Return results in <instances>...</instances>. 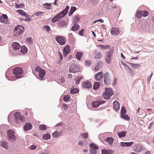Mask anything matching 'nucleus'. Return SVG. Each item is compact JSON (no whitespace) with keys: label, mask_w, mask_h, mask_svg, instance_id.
Wrapping results in <instances>:
<instances>
[{"label":"nucleus","mask_w":154,"mask_h":154,"mask_svg":"<svg viewBox=\"0 0 154 154\" xmlns=\"http://www.w3.org/2000/svg\"><path fill=\"white\" fill-rule=\"evenodd\" d=\"M69 8V6H66L65 9L63 10L60 13L57 14L54 18L52 19V22L53 23H55L61 19L62 17H64L67 14Z\"/></svg>","instance_id":"nucleus-1"},{"label":"nucleus","mask_w":154,"mask_h":154,"mask_svg":"<svg viewBox=\"0 0 154 154\" xmlns=\"http://www.w3.org/2000/svg\"><path fill=\"white\" fill-rule=\"evenodd\" d=\"M15 121L17 123L19 124L20 122H23L25 121V118L23 116H22L21 113L19 112L15 113L14 115Z\"/></svg>","instance_id":"nucleus-2"},{"label":"nucleus","mask_w":154,"mask_h":154,"mask_svg":"<svg viewBox=\"0 0 154 154\" xmlns=\"http://www.w3.org/2000/svg\"><path fill=\"white\" fill-rule=\"evenodd\" d=\"M105 92H104L103 94V97L104 98L106 99H109L111 96L113 94V91L112 89L111 88H105Z\"/></svg>","instance_id":"nucleus-3"},{"label":"nucleus","mask_w":154,"mask_h":154,"mask_svg":"<svg viewBox=\"0 0 154 154\" xmlns=\"http://www.w3.org/2000/svg\"><path fill=\"white\" fill-rule=\"evenodd\" d=\"M23 27L22 26H19L15 28L13 33L15 36H17L22 34L23 32Z\"/></svg>","instance_id":"nucleus-4"},{"label":"nucleus","mask_w":154,"mask_h":154,"mask_svg":"<svg viewBox=\"0 0 154 154\" xmlns=\"http://www.w3.org/2000/svg\"><path fill=\"white\" fill-rule=\"evenodd\" d=\"M69 69L70 72L73 73L78 72L80 70V68L79 66L75 64L71 65Z\"/></svg>","instance_id":"nucleus-5"},{"label":"nucleus","mask_w":154,"mask_h":154,"mask_svg":"<svg viewBox=\"0 0 154 154\" xmlns=\"http://www.w3.org/2000/svg\"><path fill=\"white\" fill-rule=\"evenodd\" d=\"M113 53V51L111 49H110L109 51L106 53L105 56V60L106 63H111Z\"/></svg>","instance_id":"nucleus-6"},{"label":"nucleus","mask_w":154,"mask_h":154,"mask_svg":"<svg viewBox=\"0 0 154 154\" xmlns=\"http://www.w3.org/2000/svg\"><path fill=\"white\" fill-rule=\"evenodd\" d=\"M16 12H18L21 15L25 17V18L24 20L28 22H29L31 20V19L29 17L28 15L26 14L25 11L22 10H18L16 11Z\"/></svg>","instance_id":"nucleus-7"},{"label":"nucleus","mask_w":154,"mask_h":154,"mask_svg":"<svg viewBox=\"0 0 154 154\" xmlns=\"http://www.w3.org/2000/svg\"><path fill=\"white\" fill-rule=\"evenodd\" d=\"M56 40L57 42L61 45H63L66 43L65 38L62 36H58L56 37Z\"/></svg>","instance_id":"nucleus-8"},{"label":"nucleus","mask_w":154,"mask_h":154,"mask_svg":"<svg viewBox=\"0 0 154 154\" xmlns=\"http://www.w3.org/2000/svg\"><path fill=\"white\" fill-rule=\"evenodd\" d=\"M23 72V69L20 67H16L13 70V73L16 75H19L22 74Z\"/></svg>","instance_id":"nucleus-9"},{"label":"nucleus","mask_w":154,"mask_h":154,"mask_svg":"<svg viewBox=\"0 0 154 154\" xmlns=\"http://www.w3.org/2000/svg\"><path fill=\"white\" fill-rule=\"evenodd\" d=\"M38 74L37 73L35 75L36 77L38 79L40 80H43V78L45 74V71L44 69H41V70L38 72Z\"/></svg>","instance_id":"nucleus-10"},{"label":"nucleus","mask_w":154,"mask_h":154,"mask_svg":"<svg viewBox=\"0 0 154 154\" xmlns=\"http://www.w3.org/2000/svg\"><path fill=\"white\" fill-rule=\"evenodd\" d=\"M105 101L102 100H96L93 101L92 103V106L93 107H98L101 104H103L105 103Z\"/></svg>","instance_id":"nucleus-11"},{"label":"nucleus","mask_w":154,"mask_h":154,"mask_svg":"<svg viewBox=\"0 0 154 154\" xmlns=\"http://www.w3.org/2000/svg\"><path fill=\"white\" fill-rule=\"evenodd\" d=\"M111 32L112 34L114 35H117L120 33V31L118 28L113 27L111 30Z\"/></svg>","instance_id":"nucleus-12"},{"label":"nucleus","mask_w":154,"mask_h":154,"mask_svg":"<svg viewBox=\"0 0 154 154\" xmlns=\"http://www.w3.org/2000/svg\"><path fill=\"white\" fill-rule=\"evenodd\" d=\"M91 83L88 80L84 81L82 83V87L85 88H89L91 87Z\"/></svg>","instance_id":"nucleus-13"},{"label":"nucleus","mask_w":154,"mask_h":154,"mask_svg":"<svg viewBox=\"0 0 154 154\" xmlns=\"http://www.w3.org/2000/svg\"><path fill=\"white\" fill-rule=\"evenodd\" d=\"M104 77V82L105 84L107 85H109L111 83V81L108 73L107 72L105 73Z\"/></svg>","instance_id":"nucleus-14"},{"label":"nucleus","mask_w":154,"mask_h":154,"mask_svg":"<svg viewBox=\"0 0 154 154\" xmlns=\"http://www.w3.org/2000/svg\"><path fill=\"white\" fill-rule=\"evenodd\" d=\"M7 135L9 138L13 140H14L16 139L15 137L14 136V131L13 130H9L7 132Z\"/></svg>","instance_id":"nucleus-15"},{"label":"nucleus","mask_w":154,"mask_h":154,"mask_svg":"<svg viewBox=\"0 0 154 154\" xmlns=\"http://www.w3.org/2000/svg\"><path fill=\"white\" fill-rule=\"evenodd\" d=\"M133 149L136 152H139L142 150V146L140 144H136L133 147Z\"/></svg>","instance_id":"nucleus-16"},{"label":"nucleus","mask_w":154,"mask_h":154,"mask_svg":"<svg viewBox=\"0 0 154 154\" xmlns=\"http://www.w3.org/2000/svg\"><path fill=\"white\" fill-rule=\"evenodd\" d=\"M8 17L7 15L3 14L0 17L1 22L4 23H6L8 22Z\"/></svg>","instance_id":"nucleus-17"},{"label":"nucleus","mask_w":154,"mask_h":154,"mask_svg":"<svg viewBox=\"0 0 154 154\" xmlns=\"http://www.w3.org/2000/svg\"><path fill=\"white\" fill-rule=\"evenodd\" d=\"M94 58L97 59H99L103 57V55L101 53L97 51H95L93 54Z\"/></svg>","instance_id":"nucleus-18"},{"label":"nucleus","mask_w":154,"mask_h":154,"mask_svg":"<svg viewBox=\"0 0 154 154\" xmlns=\"http://www.w3.org/2000/svg\"><path fill=\"white\" fill-rule=\"evenodd\" d=\"M70 47L69 46H66L63 50V55L66 56L70 52Z\"/></svg>","instance_id":"nucleus-19"},{"label":"nucleus","mask_w":154,"mask_h":154,"mask_svg":"<svg viewBox=\"0 0 154 154\" xmlns=\"http://www.w3.org/2000/svg\"><path fill=\"white\" fill-rule=\"evenodd\" d=\"M13 48L15 50H18L20 48V46L17 42H14L12 44Z\"/></svg>","instance_id":"nucleus-20"},{"label":"nucleus","mask_w":154,"mask_h":154,"mask_svg":"<svg viewBox=\"0 0 154 154\" xmlns=\"http://www.w3.org/2000/svg\"><path fill=\"white\" fill-rule=\"evenodd\" d=\"M133 143L134 142H121L120 145L122 147H129L131 146Z\"/></svg>","instance_id":"nucleus-21"},{"label":"nucleus","mask_w":154,"mask_h":154,"mask_svg":"<svg viewBox=\"0 0 154 154\" xmlns=\"http://www.w3.org/2000/svg\"><path fill=\"white\" fill-rule=\"evenodd\" d=\"M113 108L116 111H118L119 110V103L117 101H115L113 103Z\"/></svg>","instance_id":"nucleus-22"},{"label":"nucleus","mask_w":154,"mask_h":154,"mask_svg":"<svg viewBox=\"0 0 154 154\" xmlns=\"http://www.w3.org/2000/svg\"><path fill=\"white\" fill-rule=\"evenodd\" d=\"M103 73L102 72H98L95 75V79L97 81H99L102 78Z\"/></svg>","instance_id":"nucleus-23"},{"label":"nucleus","mask_w":154,"mask_h":154,"mask_svg":"<svg viewBox=\"0 0 154 154\" xmlns=\"http://www.w3.org/2000/svg\"><path fill=\"white\" fill-rule=\"evenodd\" d=\"M102 154H112L114 153L113 150L110 149H104L102 150Z\"/></svg>","instance_id":"nucleus-24"},{"label":"nucleus","mask_w":154,"mask_h":154,"mask_svg":"<svg viewBox=\"0 0 154 154\" xmlns=\"http://www.w3.org/2000/svg\"><path fill=\"white\" fill-rule=\"evenodd\" d=\"M0 145L6 149H7L8 148V143L3 140H1L0 141Z\"/></svg>","instance_id":"nucleus-25"},{"label":"nucleus","mask_w":154,"mask_h":154,"mask_svg":"<svg viewBox=\"0 0 154 154\" xmlns=\"http://www.w3.org/2000/svg\"><path fill=\"white\" fill-rule=\"evenodd\" d=\"M126 133L127 131H124L117 132V134L119 137L121 138L122 137H125L126 136Z\"/></svg>","instance_id":"nucleus-26"},{"label":"nucleus","mask_w":154,"mask_h":154,"mask_svg":"<svg viewBox=\"0 0 154 154\" xmlns=\"http://www.w3.org/2000/svg\"><path fill=\"white\" fill-rule=\"evenodd\" d=\"M32 128V125L28 123H26V125L24 127V129L25 131H27L31 129Z\"/></svg>","instance_id":"nucleus-27"},{"label":"nucleus","mask_w":154,"mask_h":154,"mask_svg":"<svg viewBox=\"0 0 154 154\" xmlns=\"http://www.w3.org/2000/svg\"><path fill=\"white\" fill-rule=\"evenodd\" d=\"M25 114L26 116L29 115L30 116H32L33 114L32 111L28 108H26L25 109Z\"/></svg>","instance_id":"nucleus-28"},{"label":"nucleus","mask_w":154,"mask_h":154,"mask_svg":"<svg viewBox=\"0 0 154 154\" xmlns=\"http://www.w3.org/2000/svg\"><path fill=\"white\" fill-rule=\"evenodd\" d=\"M79 27L80 26L78 24L75 23L73 25L71 29L73 31H77L79 29Z\"/></svg>","instance_id":"nucleus-29"},{"label":"nucleus","mask_w":154,"mask_h":154,"mask_svg":"<svg viewBox=\"0 0 154 154\" xmlns=\"http://www.w3.org/2000/svg\"><path fill=\"white\" fill-rule=\"evenodd\" d=\"M134 69H136L139 68L140 66L139 64H135L133 63H128Z\"/></svg>","instance_id":"nucleus-30"},{"label":"nucleus","mask_w":154,"mask_h":154,"mask_svg":"<svg viewBox=\"0 0 154 154\" xmlns=\"http://www.w3.org/2000/svg\"><path fill=\"white\" fill-rule=\"evenodd\" d=\"M100 85V84L99 82H95L93 86V89L95 90H97L99 88Z\"/></svg>","instance_id":"nucleus-31"},{"label":"nucleus","mask_w":154,"mask_h":154,"mask_svg":"<svg viewBox=\"0 0 154 154\" xmlns=\"http://www.w3.org/2000/svg\"><path fill=\"white\" fill-rule=\"evenodd\" d=\"M83 55V53L82 52H77L76 54V58L80 60L81 59V57Z\"/></svg>","instance_id":"nucleus-32"},{"label":"nucleus","mask_w":154,"mask_h":154,"mask_svg":"<svg viewBox=\"0 0 154 154\" xmlns=\"http://www.w3.org/2000/svg\"><path fill=\"white\" fill-rule=\"evenodd\" d=\"M42 138L43 139L47 140L50 138L51 135L49 134H46L43 135Z\"/></svg>","instance_id":"nucleus-33"},{"label":"nucleus","mask_w":154,"mask_h":154,"mask_svg":"<svg viewBox=\"0 0 154 154\" xmlns=\"http://www.w3.org/2000/svg\"><path fill=\"white\" fill-rule=\"evenodd\" d=\"M107 141L108 142L109 144L111 145L113 142V139L112 137H108L107 138Z\"/></svg>","instance_id":"nucleus-34"},{"label":"nucleus","mask_w":154,"mask_h":154,"mask_svg":"<svg viewBox=\"0 0 154 154\" xmlns=\"http://www.w3.org/2000/svg\"><path fill=\"white\" fill-rule=\"evenodd\" d=\"M39 129L42 131H45L47 129L46 126L44 125H39Z\"/></svg>","instance_id":"nucleus-35"},{"label":"nucleus","mask_w":154,"mask_h":154,"mask_svg":"<svg viewBox=\"0 0 154 154\" xmlns=\"http://www.w3.org/2000/svg\"><path fill=\"white\" fill-rule=\"evenodd\" d=\"M90 147L91 148H93L94 149H98V147L97 146L95 145L94 143H91L89 145Z\"/></svg>","instance_id":"nucleus-36"},{"label":"nucleus","mask_w":154,"mask_h":154,"mask_svg":"<svg viewBox=\"0 0 154 154\" xmlns=\"http://www.w3.org/2000/svg\"><path fill=\"white\" fill-rule=\"evenodd\" d=\"M20 51L22 53L25 54L27 52V49L25 46L22 47Z\"/></svg>","instance_id":"nucleus-37"},{"label":"nucleus","mask_w":154,"mask_h":154,"mask_svg":"<svg viewBox=\"0 0 154 154\" xmlns=\"http://www.w3.org/2000/svg\"><path fill=\"white\" fill-rule=\"evenodd\" d=\"M121 117L125 120H129L130 119V118L126 114L124 115H121Z\"/></svg>","instance_id":"nucleus-38"},{"label":"nucleus","mask_w":154,"mask_h":154,"mask_svg":"<svg viewBox=\"0 0 154 154\" xmlns=\"http://www.w3.org/2000/svg\"><path fill=\"white\" fill-rule=\"evenodd\" d=\"M66 23L64 20L61 21L59 23V26L60 27H62L66 26Z\"/></svg>","instance_id":"nucleus-39"},{"label":"nucleus","mask_w":154,"mask_h":154,"mask_svg":"<svg viewBox=\"0 0 154 154\" xmlns=\"http://www.w3.org/2000/svg\"><path fill=\"white\" fill-rule=\"evenodd\" d=\"M60 134L57 131H55L52 134V137L54 138H56L58 136H60Z\"/></svg>","instance_id":"nucleus-40"},{"label":"nucleus","mask_w":154,"mask_h":154,"mask_svg":"<svg viewBox=\"0 0 154 154\" xmlns=\"http://www.w3.org/2000/svg\"><path fill=\"white\" fill-rule=\"evenodd\" d=\"M70 96L69 95H65L63 99L64 101L66 102H68L70 101Z\"/></svg>","instance_id":"nucleus-41"},{"label":"nucleus","mask_w":154,"mask_h":154,"mask_svg":"<svg viewBox=\"0 0 154 154\" xmlns=\"http://www.w3.org/2000/svg\"><path fill=\"white\" fill-rule=\"evenodd\" d=\"M141 11L139 10L137 13L136 17L137 18L140 19L142 17Z\"/></svg>","instance_id":"nucleus-42"},{"label":"nucleus","mask_w":154,"mask_h":154,"mask_svg":"<svg viewBox=\"0 0 154 154\" xmlns=\"http://www.w3.org/2000/svg\"><path fill=\"white\" fill-rule=\"evenodd\" d=\"M51 5L50 4H49L48 3H46L43 5L44 6L47 7H45V8L48 10H50L51 9V8L50 7Z\"/></svg>","instance_id":"nucleus-43"},{"label":"nucleus","mask_w":154,"mask_h":154,"mask_svg":"<svg viewBox=\"0 0 154 154\" xmlns=\"http://www.w3.org/2000/svg\"><path fill=\"white\" fill-rule=\"evenodd\" d=\"M44 13V12H42L41 11H39L36 12L34 14V15L38 16H41L43 15V14Z\"/></svg>","instance_id":"nucleus-44"},{"label":"nucleus","mask_w":154,"mask_h":154,"mask_svg":"<svg viewBox=\"0 0 154 154\" xmlns=\"http://www.w3.org/2000/svg\"><path fill=\"white\" fill-rule=\"evenodd\" d=\"M78 92V90L77 88H72V89L70 91V93L71 94H76Z\"/></svg>","instance_id":"nucleus-45"},{"label":"nucleus","mask_w":154,"mask_h":154,"mask_svg":"<svg viewBox=\"0 0 154 154\" xmlns=\"http://www.w3.org/2000/svg\"><path fill=\"white\" fill-rule=\"evenodd\" d=\"M141 13L143 17L147 16L149 14L148 12L146 11H141Z\"/></svg>","instance_id":"nucleus-46"},{"label":"nucleus","mask_w":154,"mask_h":154,"mask_svg":"<svg viewBox=\"0 0 154 154\" xmlns=\"http://www.w3.org/2000/svg\"><path fill=\"white\" fill-rule=\"evenodd\" d=\"M82 76L78 77L75 80V83L77 85L79 84L81 79L82 78Z\"/></svg>","instance_id":"nucleus-47"},{"label":"nucleus","mask_w":154,"mask_h":154,"mask_svg":"<svg viewBox=\"0 0 154 154\" xmlns=\"http://www.w3.org/2000/svg\"><path fill=\"white\" fill-rule=\"evenodd\" d=\"M126 112L124 106H122L121 109V115H124Z\"/></svg>","instance_id":"nucleus-48"},{"label":"nucleus","mask_w":154,"mask_h":154,"mask_svg":"<svg viewBox=\"0 0 154 154\" xmlns=\"http://www.w3.org/2000/svg\"><path fill=\"white\" fill-rule=\"evenodd\" d=\"M42 69L39 66H37L35 68V71L38 73Z\"/></svg>","instance_id":"nucleus-49"},{"label":"nucleus","mask_w":154,"mask_h":154,"mask_svg":"<svg viewBox=\"0 0 154 154\" xmlns=\"http://www.w3.org/2000/svg\"><path fill=\"white\" fill-rule=\"evenodd\" d=\"M85 64L86 66H89L91 64V61L88 60L85 61Z\"/></svg>","instance_id":"nucleus-50"},{"label":"nucleus","mask_w":154,"mask_h":154,"mask_svg":"<svg viewBox=\"0 0 154 154\" xmlns=\"http://www.w3.org/2000/svg\"><path fill=\"white\" fill-rule=\"evenodd\" d=\"M79 20V17L77 15L75 16L74 19V21L75 23H77Z\"/></svg>","instance_id":"nucleus-51"},{"label":"nucleus","mask_w":154,"mask_h":154,"mask_svg":"<svg viewBox=\"0 0 154 154\" xmlns=\"http://www.w3.org/2000/svg\"><path fill=\"white\" fill-rule=\"evenodd\" d=\"M81 135L85 139H86L88 137V134L87 133L81 134Z\"/></svg>","instance_id":"nucleus-52"},{"label":"nucleus","mask_w":154,"mask_h":154,"mask_svg":"<svg viewBox=\"0 0 154 154\" xmlns=\"http://www.w3.org/2000/svg\"><path fill=\"white\" fill-rule=\"evenodd\" d=\"M32 38L31 37H29L26 39L27 42L30 44L32 43Z\"/></svg>","instance_id":"nucleus-53"},{"label":"nucleus","mask_w":154,"mask_h":154,"mask_svg":"<svg viewBox=\"0 0 154 154\" xmlns=\"http://www.w3.org/2000/svg\"><path fill=\"white\" fill-rule=\"evenodd\" d=\"M94 149H90V153L91 154H95L97 153L96 151Z\"/></svg>","instance_id":"nucleus-54"},{"label":"nucleus","mask_w":154,"mask_h":154,"mask_svg":"<svg viewBox=\"0 0 154 154\" xmlns=\"http://www.w3.org/2000/svg\"><path fill=\"white\" fill-rule=\"evenodd\" d=\"M97 22H100L101 23H103L104 22V21H103V19H99L98 20H95V21H94V22H93V24H94V23Z\"/></svg>","instance_id":"nucleus-55"},{"label":"nucleus","mask_w":154,"mask_h":154,"mask_svg":"<svg viewBox=\"0 0 154 154\" xmlns=\"http://www.w3.org/2000/svg\"><path fill=\"white\" fill-rule=\"evenodd\" d=\"M84 31V29H82V30H80L79 32V34L81 36L83 35V32Z\"/></svg>","instance_id":"nucleus-56"},{"label":"nucleus","mask_w":154,"mask_h":154,"mask_svg":"<svg viewBox=\"0 0 154 154\" xmlns=\"http://www.w3.org/2000/svg\"><path fill=\"white\" fill-rule=\"evenodd\" d=\"M36 146L34 145H32L30 146L29 147L30 149L31 150H34L35 149Z\"/></svg>","instance_id":"nucleus-57"},{"label":"nucleus","mask_w":154,"mask_h":154,"mask_svg":"<svg viewBox=\"0 0 154 154\" xmlns=\"http://www.w3.org/2000/svg\"><path fill=\"white\" fill-rule=\"evenodd\" d=\"M63 106L64 109L66 110L68 109L69 108L68 106L66 104L64 103L63 104Z\"/></svg>","instance_id":"nucleus-58"},{"label":"nucleus","mask_w":154,"mask_h":154,"mask_svg":"<svg viewBox=\"0 0 154 154\" xmlns=\"http://www.w3.org/2000/svg\"><path fill=\"white\" fill-rule=\"evenodd\" d=\"M76 9L75 7H72L71 8L70 10L74 12Z\"/></svg>","instance_id":"nucleus-59"},{"label":"nucleus","mask_w":154,"mask_h":154,"mask_svg":"<svg viewBox=\"0 0 154 154\" xmlns=\"http://www.w3.org/2000/svg\"><path fill=\"white\" fill-rule=\"evenodd\" d=\"M16 6L17 8H20L21 6H23V7H24V5L23 4H20L19 5H18L17 4H16Z\"/></svg>","instance_id":"nucleus-60"},{"label":"nucleus","mask_w":154,"mask_h":154,"mask_svg":"<svg viewBox=\"0 0 154 154\" xmlns=\"http://www.w3.org/2000/svg\"><path fill=\"white\" fill-rule=\"evenodd\" d=\"M44 27L45 29H46L47 32H48L50 30V27L49 26H45Z\"/></svg>","instance_id":"nucleus-61"},{"label":"nucleus","mask_w":154,"mask_h":154,"mask_svg":"<svg viewBox=\"0 0 154 154\" xmlns=\"http://www.w3.org/2000/svg\"><path fill=\"white\" fill-rule=\"evenodd\" d=\"M153 73L152 72L150 75L149 76L148 78H147V81H149L150 80V79Z\"/></svg>","instance_id":"nucleus-62"},{"label":"nucleus","mask_w":154,"mask_h":154,"mask_svg":"<svg viewBox=\"0 0 154 154\" xmlns=\"http://www.w3.org/2000/svg\"><path fill=\"white\" fill-rule=\"evenodd\" d=\"M99 47H101L103 49H105L107 48V46L103 45H98Z\"/></svg>","instance_id":"nucleus-63"},{"label":"nucleus","mask_w":154,"mask_h":154,"mask_svg":"<svg viewBox=\"0 0 154 154\" xmlns=\"http://www.w3.org/2000/svg\"><path fill=\"white\" fill-rule=\"evenodd\" d=\"M98 65L99 63H98L97 66H95L94 68V70H95L96 71H98L99 70L98 67Z\"/></svg>","instance_id":"nucleus-64"}]
</instances>
